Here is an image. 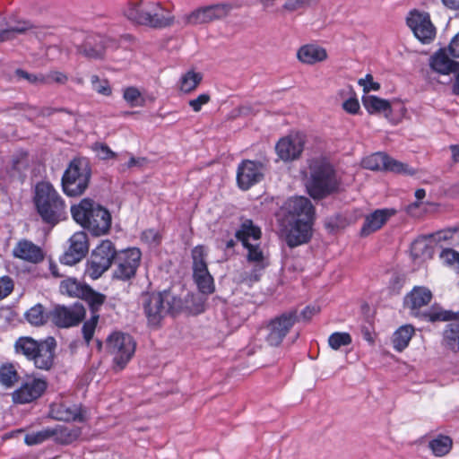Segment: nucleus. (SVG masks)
<instances>
[{
  "label": "nucleus",
  "instance_id": "obj_1",
  "mask_svg": "<svg viewBox=\"0 0 459 459\" xmlns=\"http://www.w3.org/2000/svg\"><path fill=\"white\" fill-rule=\"evenodd\" d=\"M122 13L132 22L155 29L165 28L173 22L170 11L159 2L128 0Z\"/></svg>",
  "mask_w": 459,
  "mask_h": 459
},
{
  "label": "nucleus",
  "instance_id": "obj_2",
  "mask_svg": "<svg viewBox=\"0 0 459 459\" xmlns=\"http://www.w3.org/2000/svg\"><path fill=\"white\" fill-rule=\"evenodd\" d=\"M74 220L93 235L106 234L111 226V215L104 207L85 198L71 207Z\"/></svg>",
  "mask_w": 459,
  "mask_h": 459
},
{
  "label": "nucleus",
  "instance_id": "obj_3",
  "mask_svg": "<svg viewBox=\"0 0 459 459\" xmlns=\"http://www.w3.org/2000/svg\"><path fill=\"white\" fill-rule=\"evenodd\" d=\"M34 203L39 214L48 224L55 225L66 218L65 202L48 182L36 185Z\"/></svg>",
  "mask_w": 459,
  "mask_h": 459
},
{
  "label": "nucleus",
  "instance_id": "obj_4",
  "mask_svg": "<svg viewBox=\"0 0 459 459\" xmlns=\"http://www.w3.org/2000/svg\"><path fill=\"white\" fill-rule=\"evenodd\" d=\"M236 237L247 249V261L255 264L254 273L250 276L249 281H257L258 273L265 267V255L259 244L261 230L251 220H245L236 232Z\"/></svg>",
  "mask_w": 459,
  "mask_h": 459
},
{
  "label": "nucleus",
  "instance_id": "obj_5",
  "mask_svg": "<svg viewBox=\"0 0 459 459\" xmlns=\"http://www.w3.org/2000/svg\"><path fill=\"white\" fill-rule=\"evenodd\" d=\"M142 305L148 325L157 327L167 316L180 307L181 302L170 291L164 290L143 295Z\"/></svg>",
  "mask_w": 459,
  "mask_h": 459
},
{
  "label": "nucleus",
  "instance_id": "obj_6",
  "mask_svg": "<svg viewBox=\"0 0 459 459\" xmlns=\"http://www.w3.org/2000/svg\"><path fill=\"white\" fill-rule=\"evenodd\" d=\"M310 178L307 184L313 198H322L337 188V179L331 164L325 159L316 158L309 162Z\"/></svg>",
  "mask_w": 459,
  "mask_h": 459
},
{
  "label": "nucleus",
  "instance_id": "obj_7",
  "mask_svg": "<svg viewBox=\"0 0 459 459\" xmlns=\"http://www.w3.org/2000/svg\"><path fill=\"white\" fill-rule=\"evenodd\" d=\"M15 351L32 360L40 369H48L53 364L55 340L48 338L37 342L31 337H20L14 344Z\"/></svg>",
  "mask_w": 459,
  "mask_h": 459
},
{
  "label": "nucleus",
  "instance_id": "obj_8",
  "mask_svg": "<svg viewBox=\"0 0 459 459\" xmlns=\"http://www.w3.org/2000/svg\"><path fill=\"white\" fill-rule=\"evenodd\" d=\"M91 178V169L86 161L73 160L62 178L64 192L70 196L82 195L88 187Z\"/></svg>",
  "mask_w": 459,
  "mask_h": 459
},
{
  "label": "nucleus",
  "instance_id": "obj_9",
  "mask_svg": "<svg viewBox=\"0 0 459 459\" xmlns=\"http://www.w3.org/2000/svg\"><path fill=\"white\" fill-rule=\"evenodd\" d=\"M135 342L127 333L115 332L107 339V350L113 357L115 368L123 369L130 361L135 351Z\"/></svg>",
  "mask_w": 459,
  "mask_h": 459
},
{
  "label": "nucleus",
  "instance_id": "obj_10",
  "mask_svg": "<svg viewBox=\"0 0 459 459\" xmlns=\"http://www.w3.org/2000/svg\"><path fill=\"white\" fill-rule=\"evenodd\" d=\"M117 249L112 241L102 240L92 251L88 261L86 273L91 279L100 278L107 272L117 255Z\"/></svg>",
  "mask_w": 459,
  "mask_h": 459
},
{
  "label": "nucleus",
  "instance_id": "obj_11",
  "mask_svg": "<svg viewBox=\"0 0 459 459\" xmlns=\"http://www.w3.org/2000/svg\"><path fill=\"white\" fill-rule=\"evenodd\" d=\"M296 321V311L283 313L280 316L272 319L265 326L261 327L258 334L270 346H278L281 343Z\"/></svg>",
  "mask_w": 459,
  "mask_h": 459
},
{
  "label": "nucleus",
  "instance_id": "obj_12",
  "mask_svg": "<svg viewBox=\"0 0 459 459\" xmlns=\"http://www.w3.org/2000/svg\"><path fill=\"white\" fill-rule=\"evenodd\" d=\"M142 252L137 247L127 248L117 253L113 271V278L119 281H128L134 278L140 266Z\"/></svg>",
  "mask_w": 459,
  "mask_h": 459
},
{
  "label": "nucleus",
  "instance_id": "obj_13",
  "mask_svg": "<svg viewBox=\"0 0 459 459\" xmlns=\"http://www.w3.org/2000/svg\"><path fill=\"white\" fill-rule=\"evenodd\" d=\"M406 23L421 43L429 44L434 40L437 30L427 12L416 9L411 11L406 18Z\"/></svg>",
  "mask_w": 459,
  "mask_h": 459
},
{
  "label": "nucleus",
  "instance_id": "obj_14",
  "mask_svg": "<svg viewBox=\"0 0 459 459\" xmlns=\"http://www.w3.org/2000/svg\"><path fill=\"white\" fill-rule=\"evenodd\" d=\"M85 316V308L80 302L73 306H56L49 313V318L56 326L68 328L77 325Z\"/></svg>",
  "mask_w": 459,
  "mask_h": 459
},
{
  "label": "nucleus",
  "instance_id": "obj_15",
  "mask_svg": "<svg viewBox=\"0 0 459 459\" xmlns=\"http://www.w3.org/2000/svg\"><path fill=\"white\" fill-rule=\"evenodd\" d=\"M365 169L371 170H387L399 174L413 175L414 170L407 164L392 159L383 152H376L362 160Z\"/></svg>",
  "mask_w": 459,
  "mask_h": 459
},
{
  "label": "nucleus",
  "instance_id": "obj_16",
  "mask_svg": "<svg viewBox=\"0 0 459 459\" xmlns=\"http://www.w3.org/2000/svg\"><path fill=\"white\" fill-rule=\"evenodd\" d=\"M284 221H314L315 211L309 199L303 196L290 198L281 208Z\"/></svg>",
  "mask_w": 459,
  "mask_h": 459
},
{
  "label": "nucleus",
  "instance_id": "obj_17",
  "mask_svg": "<svg viewBox=\"0 0 459 459\" xmlns=\"http://www.w3.org/2000/svg\"><path fill=\"white\" fill-rule=\"evenodd\" d=\"M305 135L301 133H293L279 140L275 146L278 157L290 161L298 159L303 152Z\"/></svg>",
  "mask_w": 459,
  "mask_h": 459
},
{
  "label": "nucleus",
  "instance_id": "obj_18",
  "mask_svg": "<svg viewBox=\"0 0 459 459\" xmlns=\"http://www.w3.org/2000/svg\"><path fill=\"white\" fill-rule=\"evenodd\" d=\"M286 223L285 238L289 247H294L307 243L312 236L314 221H284Z\"/></svg>",
  "mask_w": 459,
  "mask_h": 459
},
{
  "label": "nucleus",
  "instance_id": "obj_19",
  "mask_svg": "<svg viewBox=\"0 0 459 459\" xmlns=\"http://www.w3.org/2000/svg\"><path fill=\"white\" fill-rule=\"evenodd\" d=\"M47 388V383L40 378H27L21 386L13 393L15 403H29L41 396Z\"/></svg>",
  "mask_w": 459,
  "mask_h": 459
},
{
  "label": "nucleus",
  "instance_id": "obj_20",
  "mask_svg": "<svg viewBox=\"0 0 459 459\" xmlns=\"http://www.w3.org/2000/svg\"><path fill=\"white\" fill-rule=\"evenodd\" d=\"M69 242V248L60 257V262L66 265H73L80 262L87 254L88 238L85 232L78 231L70 238Z\"/></svg>",
  "mask_w": 459,
  "mask_h": 459
},
{
  "label": "nucleus",
  "instance_id": "obj_21",
  "mask_svg": "<svg viewBox=\"0 0 459 459\" xmlns=\"http://www.w3.org/2000/svg\"><path fill=\"white\" fill-rule=\"evenodd\" d=\"M264 166L252 160L243 161L238 169L237 180L241 189L247 190L264 178Z\"/></svg>",
  "mask_w": 459,
  "mask_h": 459
},
{
  "label": "nucleus",
  "instance_id": "obj_22",
  "mask_svg": "<svg viewBox=\"0 0 459 459\" xmlns=\"http://www.w3.org/2000/svg\"><path fill=\"white\" fill-rule=\"evenodd\" d=\"M225 4H215L199 8L186 16V22L189 25L207 23L224 17L228 13Z\"/></svg>",
  "mask_w": 459,
  "mask_h": 459
},
{
  "label": "nucleus",
  "instance_id": "obj_23",
  "mask_svg": "<svg viewBox=\"0 0 459 459\" xmlns=\"http://www.w3.org/2000/svg\"><path fill=\"white\" fill-rule=\"evenodd\" d=\"M14 257L31 264H38L44 258V253L40 247L30 240H20L13 247Z\"/></svg>",
  "mask_w": 459,
  "mask_h": 459
},
{
  "label": "nucleus",
  "instance_id": "obj_24",
  "mask_svg": "<svg viewBox=\"0 0 459 459\" xmlns=\"http://www.w3.org/2000/svg\"><path fill=\"white\" fill-rule=\"evenodd\" d=\"M432 299V292L429 289L421 286L414 287L411 291L404 298V305L413 315L418 314V310L427 306Z\"/></svg>",
  "mask_w": 459,
  "mask_h": 459
},
{
  "label": "nucleus",
  "instance_id": "obj_25",
  "mask_svg": "<svg viewBox=\"0 0 459 459\" xmlns=\"http://www.w3.org/2000/svg\"><path fill=\"white\" fill-rule=\"evenodd\" d=\"M50 415L57 420L83 421L84 414L78 405L66 403H55L50 408Z\"/></svg>",
  "mask_w": 459,
  "mask_h": 459
},
{
  "label": "nucleus",
  "instance_id": "obj_26",
  "mask_svg": "<svg viewBox=\"0 0 459 459\" xmlns=\"http://www.w3.org/2000/svg\"><path fill=\"white\" fill-rule=\"evenodd\" d=\"M394 214V211L391 209H378L368 214L365 218L364 224L361 228V234L368 236L378 230L387 220Z\"/></svg>",
  "mask_w": 459,
  "mask_h": 459
},
{
  "label": "nucleus",
  "instance_id": "obj_27",
  "mask_svg": "<svg viewBox=\"0 0 459 459\" xmlns=\"http://www.w3.org/2000/svg\"><path fill=\"white\" fill-rule=\"evenodd\" d=\"M328 57L326 49L316 44H307L300 47L297 52V58L306 65H314L323 62Z\"/></svg>",
  "mask_w": 459,
  "mask_h": 459
},
{
  "label": "nucleus",
  "instance_id": "obj_28",
  "mask_svg": "<svg viewBox=\"0 0 459 459\" xmlns=\"http://www.w3.org/2000/svg\"><path fill=\"white\" fill-rule=\"evenodd\" d=\"M431 68L442 74H449L459 70V64L449 58L446 50L440 49L430 58Z\"/></svg>",
  "mask_w": 459,
  "mask_h": 459
},
{
  "label": "nucleus",
  "instance_id": "obj_29",
  "mask_svg": "<svg viewBox=\"0 0 459 459\" xmlns=\"http://www.w3.org/2000/svg\"><path fill=\"white\" fill-rule=\"evenodd\" d=\"M78 51L88 58H101L105 51L102 38L100 36L88 38L84 44L78 48Z\"/></svg>",
  "mask_w": 459,
  "mask_h": 459
},
{
  "label": "nucleus",
  "instance_id": "obj_30",
  "mask_svg": "<svg viewBox=\"0 0 459 459\" xmlns=\"http://www.w3.org/2000/svg\"><path fill=\"white\" fill-rule=\"evenodd\" d=\"M414 327L411 325H405L399 327L393 334L392 342L394 349L397 351H403L408 347L409 342L414 334Z\"/></svg>",
  "mask_w": 459,
  "mask_h": 459
},
{
  "label": "nucleus",
  "instance_id": "obj_31",
  "mask_svg": "<svg viewBox=\"0 0 459 459\" xmlns=\"http://www.w3.org/2000/svg\"><path fill=\"white\" fill-rule=\"evenodd\" d=\"M52 430L51 437L61 444H70L75 441L81 435V429L76 427L69 428L66 426H58Z\"/></svg>",
  "mask_w": 459,
  "mask_h": 459
},
{
  "label": "nucleus",
  "instance_id": "obj_32",
  "mask_svg": "<svg viewBox=\"0 0 459 459\" xmlns=\"http://www.w3.org/2000/svg\"><path fill=\"white\" fill-rule=\"evenodd\" d=\"M444 345L455 351H459V322H452L446 325V330L444 331V338H443Z\"/></svg>",
  "mask_w": 459,
  "mask_h": 459
},
{
  "label": "nucleus",
  "instance_id": "obj_33",
  "mask_svg": "<svg viewBox=\"0 0 459 459\" xmlns=\"http://www.w3.org/2000/svg\"><path fill=\"white\" fill-rule=\"evenodd\" d=\"M423 316L429 322L451 320L459 322V312L455 313L451 310H446L438 306L431 307L429 310L423 315Z\"/></svg>",
  "mask_w": 459,
  "mask_h": 459
},
{
  "label": "nucleus",
  "instance_id": "obj_34",
  "mask_svg": "<svg viewBox=\"0 0 459 459\" xmlns=\"http://www.w3.org/2000/svg\"><path fill=\"white\" fill-rule=\"evenodd\" d=\"M362 103L364 108L370 114L387 112L391 110L390 103L387 100L374 95L363 96Z\"/></svg>",
  "mask_w": 459,
  "mask_h": 459
},
{
  "label": "nucleus",
  "instance_id": "obj_35",
  "mask_svg": "<svg viewBox=\"0 0 459 459\" xmlns=\"http://www.w3.org/2000/svg\"><path fill=\"white\" fill-rule=\"evenodd\" d=\"M59 288L62 294L69 297L82 298L85 295L87 286L74 278H68L61 281Z\"/></svg>",
  "mask_w": 459,
  "mask_h": 459
},
{
  "label": "nucleus",
  "instance_id": "obj_36",
  "mask_svg": "<svg viewBox=\"0 0 459 459\" xmlns=\"http://www.w3.org/2000/svg\"><path fill=\"white\" fill-rule=\"evenodd\" d=\"M191 256L193 275L200 273H203L208 270L206 262L207 251L204 246H197L194 247Z\"/></svg>",
  "mask_w": 459,
  "mask_h": 459
},
{
  "label": "nucleus",
  "instance_id": "obj_37",
  "mask_svg": "<svg viewBox=\"0 0 459 459\" xmlns=\"http://www.w3.org/2000/svg\"><path fill=\"white\" fill-rule=\"evenodd\" d=\"M453 441L448 436L438 435L429 442V447L436 456H444L449 453Z\"/></svg>",
  "mask_w": 459,
  "mask_h": 459
},
{
  "label": "nucleus",
  "instance_id": "obj_38",
  "mask_svg": "<svg viewBox=\"0 0 459 459\" xmlns=\"http://www.w3.org/2000/svg\"><path fill=\"white\" fill-rule=\"evenodd\" d=\"M203 76L200 73L193 70L182 74L178 82L179 90L182 92L188 93L194 91L201 82Z\"/></svg>",
  "mask_w": 459,
  "mask_h": 459
},
{
  "label": "nucleus",
  "instance_id": "obj_39",
  "mask_svg": "<svg viewBox=\"0 0 459 459\" xmlns=\"http://www.w3.org/2000/svg\"><path fill=\"white\" fill-rule=\"evenodd\" d=\"M198 290L203 294H212L215 290L214 280L209 270L193 275Z\"/></svg>",
  "mask_w": 459,
  "mask_h": 459
},
{
  "label": "nucleus",
  "instance_id": "obj_40",
  "mask_svg": "<svg viewBox=\"0 0 459 459\" xmlns=\"http://www.w3.org/2000/svg\"><path fill=\"white\" fill-rule=\"evenodd\" d=\"M19 376L13 364H4L0 367V384L6 388L12 387L17 381Z\"/></svg>",
  "mask_w": 459,
  "mask_h": 459
},
{
  "label": "nucleus",
  "instance_id": "obj_41",
  "mask_svg": "<svg viewBox=\"0 0 459 459\" xmlns=\"http://www.w3.org/2000/svg\"><path fill=\"white\" fill-rule=\"evenodd\" d=\"M27 321L35 326L42 325L47 322L48 316L45 313L41 304H36L30 307L25 314Z\"/></svg>",
  "mask_w": 459,
  "mask_h": 459
},
{
  "label": "nucleus",
  "instance_id": "obj_42",
  "mask_svg": "<svg viewBox=\"0 0 459 459\" xmlns=\"http://www.w3.org/2000/svg\"><path fill=\"white\" fill-rule=\"evenodd\" d=\"M51 433L52 430L48 428L36 432H30L25 435L24 442L28 446L40 445L51 437Z\"/></svg>",
  "mask_w": 459,
  "mask_h": 459
},
{
  "label": "nucleus",
  "instance_id": "obj_43",
  "mask_svg": "<svg viewBox=\"0 0 459 459\" xmlns=\"http://www.w3.org/2000/svg\"><path fill=\"white\" fill-rule=\"evenodd\" d=\"M411 252L414 257H422L425 259L431 256L432 249L428 244L427 239L420 238L416 239L411 244Z\"/></svg>",
  "mask_w": 459,
  "mask_h": 459
},
{
  "label": "nucleus",
  "instance_id": "obj_44",
  "mask_svg": "<svg viewBox=\"0 0 459 459\" xmlns=\"http://www.w3.org/2000/svg\"><path fill=\"white\" fill-rule=\"evenodd\" d=\"M439 256L444 264L459 273V252L452 248H444Z\"/></svg>",
  "mask_w": 459,
  "mask_h": 459
},
{
  "label": "nucleus",
  "instance_id": "obj_45",
  "mask_svg": "<svg viewBox=\"0 0 459 459\" xmlns=\"http://www.w3.org/2000/svg\"><path fill=\"white\" fill-rule=\"evenodd\" d=\"M351 343V336L348 333L335 332L328 338V344L333 350H339L342 346H348Z\"/></svg>",
  "mask_w": 459,
  "mask_h": 459
},
{
  "label": "nucleus",
  "instance_id": "obj_46",
  "mask_svg": "<svg viewBox=\"0 0 459 459\" xmlns=\"http://www.w3.org/2000/svg\"><path fill=\"white\" fill-rule=\"evenodd\" d=\"M31 28L29 22H18L14 26H10L8 29L0 30V41H4L10 39L12 33H23Z\"/></svg>",
  "mask_w": 459,
  "mask_h": 459
},
{
  "label": "nucleus",
  "instance_id": "obj_47",
  "mask_svg": "<svg viewBox=\"0 0 459 459\" xmlns=\"http://www.w3.org/2000/svg\"><path fill=\"white\" fill-rule=\"evenodd\" d=\"M91 82L92 89L103 96H110L112 89L106 79H100L98 75H92L91 77Z\"/></svg>",
  "mask_w": 459,
  "mask_h": 459
},
{
  "label": "nucleus",
  "instance_id": "obj_48",
  "mask_svg": "<svg viewBox=\"0 0 459 459\" xmlns=\"http://www.w3.org/2000/svg\"><path fill=\"white\" fill-rule=\"evenodd\" d=\"M92 151L101 160H109L116 158L117 153L114 152L107 144L103 143H95L91 146Z\"/></svg>",
  "mask_w": 459,
  "mask_h": 459
},
{
  "label": "nucleus",
  "instance_id": "obj_49",
  "mask_svg": "<svg viewBox=\"0 0 459 459\" xmlns=\"http://www.w3.org/2000/svg\"><path fill=\"white\" fill-rule=\"evenodd\" d=\"M82 298L87 299L93 309H97L106 299L105 295L98 293L88 287L86 288L85 295Z\"/></svg>",
  "mask_w": 459,
  "mask_h": 459
},
{
  "label": "nucleus",
  "instance_id": "obj_50",
  "mask_svg": "<svg viewBox=\"0 0 459 459\" xmlns=\"http://www.w3.org/2000/svg\"><path fill=\"white\" fill-rule=\"evenodd\" d=\"M124 99L131 107L142 105L141 93L134 87H128L124 91Z\"/></svg>",
  "mask_w": 459,
  "mask_h": 459
},
{
  "label": "nucleus",
  "instance_id": "obj_51",
  "mask_svg": "<svg viewBox=\"0 0 459 459\" xmlns=\"http://www.w3.org/2000/svg\"><path fill=\"white\" fill-rule=\"evenodd\" d=\"M99 316L94 315L89 320H87L82 325V334L87 344L90 343L93 337L95 328L98 323Z\"/></svg>",
  "mask_w": 459,
  "mask_h": 459
},
{
  "label": "nucleus",
  "instance_id": "obj_52",
  "mask_svg": "<svg viewBox=\"0 0 459 459\" xmlns=\"http://www.w3.org/2000/svg\"><path fill=\"white\" fill-rule=\"evenodd\" d=\"M15 75L19 80H26L32 84H44V81H46L44 74H29L21 69L15 71Z\"/></svg>",
  "mask_w": 459,
  "mask_h": 459
},
{
  "label": "nucleus",
  "instance_id": "obj_53",
  "mask_svg": "<svg viewBox=\"0 0 459 459\" xmlns=\"http://www.w3.org/2000/svg\"><path fill=\"white\" fill-rule=\"evenodd\" d=\"M359 84L363 88L365 93L371 91H378L380 89V84L374 82L373 76L369 74H368L364 78L359 79Z\"/></svg>",
  "mask_w": 459,
  "mask_h": 459
},
{
  "label": "nucleus",
  "instance_id": "obj_54",
  "mask_svg": "<svg viewBox=\"0 0 459 459\" xmlns=\"http://www.w3.org/2000/svg\"><path fill=\"white\" fill-rule=\"evenodd\" d=\"M44 76L46 78L44 84H48L50 82L65 84L68 80L67 75L59 71H50L47 74H44Z\"/></svg>",
  "mask_w": 459,
  "mask_h": 459
},
{
  "label": "nucleus",
  "instance_id": "obj_55",
  "mask_svg": "<svg viewBox=\"0 0 459 459\" xmlns=\"http://www.w3.org/2000/svg\"><path fill=\"white\" fill-rule=\"evenodd\" d=\"M13 290V282L8 276L0 278V300L6 298Z\"/></svg>",
  "mask_w": 459,
  "mask_h": 459
},
{
  "label": "nucleus",
  "instance_id": "obj_56",
  "mask_svg": "<svg viewBox=\"0 0 459 459\" xmlns=\"http://www.w3.org/2000/svg\"><path fill=\"white\" fill-rule=\"evenodd\" d=\"M141 238L143 241L146 242L149 245H157L160 243L161 238L160 233L153 229L144 230L142 233Z\"/></svg>",
  "mask_w": 459,
  "mask_h": 459
},
{
  "label": "nucleus",
  "instance_id": "obj_57",
  "mask_svg": "<svg viewBox=\"0 0 459 459\" xmlns=\"http://www.w3.org/2000/svg\"><path fill=\"white\" fill-rule=\"evenodd\" d=\"M210 95L207 93L200 94L197 98L190 100L188 104L195 112H199L202 107L210 101Z\"/></svg>",
  "mask_w": 459,
  "mask_h": 459
},
{
  "label": "nucleus",
  "instance_id": "obj_58",
  "mask_svg": "<svg viewBox=\"0 0 459 459\" xmlns=\"http://www.w3.org/2000/svg\"><path fill=\"white\" fill-rule=\"evenodd\" d=\"M459 238V230H448L437 233L436 239L437 241H450V243H454Z\"/></svg>",
  "mask_w": 459,
  "mask_h": 459
},
{
  "label": "nucleus",
  "instance_id": "obj_59",
  "mask_svg": "<svg viewBox=\"0 0 459 459\" xmlns=\"http://www.w3.org/2000/svg\"><path fill=\"white\" fill-rule=\"evenodd\" d=\"M343 109L350 114H357L359 110V103L356 98H350L342 103Z\"/></svg>",
  "mask_w": 459,
  "mask_h": 459
},
{
  "label": "nucleus",
  "instance_id": "obj_60",
  "mask_svg": "<svg viewBox=\"0 0 459 459\" xmlns=\"http://www.w3.org/2000/svg\"><path fill=\"white\" fill-rule=\"evenodd\" d=\"M448 48L454 57H459V33L453 38Z\"/></svg>",
  "mask_w": 459,
  "mask_h": 459
},
{
  "label": "nucleus",
  "instance_id": "obj_61",
  "mask_svg": "<svg viewBox=\"0 0 459 459\" xmlns=\"http://www.w3.org/2000/svg\"><path fill=\"white\" fill-rule=\"evenodd\" d=\"M145 162V159L143 158H135L134 156H131L128 162L124 165L126 169H131L134 167H141Z\"/></svg>",
  "mask_w": 459,
  "mask_h": 459
},
{
  "label": "nucleus",
  "instance_id": "obj_62",
  "mask_svg": "<svg viewBox=\"0 0 459 459\" xmlns=\"http://www.w3.org/2000/svg\"><path fill=\"white\" fill-rule=\"evenodd\" d=\"M300 0H290L285 3L284 8L290 11H294L301 5Z\"/></svg>",
  "mask_w": 459,
  "mask_h": 459
},
{
  "label": "nucleus",
  "instance_id": "obj_63",
  "mask_svg": "<svg viewBox=\"0 0 459 459\" xmlns=\"http://www.w3.org/2000/svg\"><path fill=\"white\" fill-rule=\"evenodd\" d=\"M443 4L453 10L459 9V0H442Z\"/></svg>",
  "mask_w": 459,
  "mask_h": 459
},
{
  "label": "nucleus",
  "instance_id": "obj_64",
  "mask_svg": "<svg viewBox=\"0 0 459 459\" xmlns=\"http://www.w3.org/2000/svg\"><path fill=\"white\" fill-rule=\"evenodd\" d=\"M451 150L454 160L459 162V145L451 146Z\"/></svg>",
  "mask_w": 459,
  "mask_h": 459
}]
</instances>
